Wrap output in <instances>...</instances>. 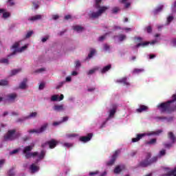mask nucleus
I'll return each mask as SVG.
<instances>
[{"label":"nucleus","instance_id":"f257e3e1","mask_svg":"<svg viewBox=\"0 0 176 176\" xmlns=\"http://www.w3.org/2000/svg\"><path fill=\"white\" fill-rule=\"evenodd\" d=\"M157 108L161 113H173L176 112V104H173V101H166L160 103L157 105Z\"/></svg>","mask_w":176,"mask_h":176},{"label":"nucleus","instance_id":"f03ea898","mask_svg":"<svg viewBox=\"0 0 176 176\" xmlns=\"http://www.w3.org/2000/svg\"><path fill=\"white\" fill-rule=\"evenodd\" d=\"M152 154L151 153H147L146 159L140 162L139 166L140 167H148V166H151L155 162H157V157H154L151 159Z\"/></svg>","mask_w":176,"mask_h":176},{"label":"nucleus","instance_id":"7ed1b4c3","mask_svg":"<svg viewBox=\"0 0 176 176\" xmlns=\"http://www.w3.org/2000/svg\"><path fill=\"white\" fill-rule=\"evenodd\" d=\"M21 136V133H16V129L9 130L6 134L4 135V141H14V140H17L19 137Z\"/></svg>","mask_w":176,"mask_h":176},{"label":"nucleus","instance_id":"20e7f679","mask_svg":"<svg viewBox=\"0 0 176 176\" xmlns=\"http://www.w3.org/2000/svg\"><path fill=\"white\" fill-rule=\"evenodd\" d=\"M47 126H49V124L47 123H45V124H43L40 129H31V130H29L28 132L30 134H32L34 133H36V134H41V133H43V131H45L46 129H47Z\"/></svg>","mask_w":176,"mask_h":176},{"label":"nucleus","instance_id":"39448f33","mask_svg":"<svg viewBox=\"0 0 176 176\" xmlns=\"http://www.w3.org/2000/svg\"><path fill=\"white\" fill-rule=\"evenodd\" d=\"M58 144V142L57 140L54 139H52L49 141H47L44 144H42L41 146L43 148H45L46 145H48L50 149H54V148L57 146Z\"/></svg>","mask_w":176,"mask_h":176},{"label":"nucleus","instance_id":"423d86ee","mask_svg":"<svg viewBox=\"0 0 176 176\" xmlns=\"http://www.w3.org/2000/svg\"><path fill=\"white\" fill-rule=\"evenodd\" d=\"M116 109H118V106L116 104L112 105V109L109 110V117L106 119V121L102 124V127H104V124L108 122L111 119V118H113L115 116V113H116Z\"/></svg>","mask_w":176,"mask_h":176},{"label":"nucleus","instance_id":"0eeeda50","mask_svg":"<svg viewBox=\"0 0 176 176\" xmlns=\"http://www.w3.org/2000/svg\"><path fill=\"white\" fill-rule=\"evenodd\" d=\"M119 153H120V151H116L111 156V160L106 163L107 166H113V164H115V162H116V159H118V156H119Z\"/></svg>","mask_w":176,"mask_h":176},{"label":"nucleus","instance_id":"6e6552de","mask_svg":"<svg viewBox=\"0 0 176 176\" xmlns=\"http://www.w3.org/2000/svg\"><path fill=\"white\" fill-rule=\"evenodd\" d=\"M92 138H93V133H89L87 134V136L80 137L79 140L81 142H89V141H90V140H91Z\"/></svg>","mask_w":176,"mask_h":176},{"label":"nucleus","instance_id":"1a4fd4ad","mask_svg":"<svg viewBox=\"0 0 176 176\" xmlns=\"http://www.w3.org/2000/svg\"><path fill=\"white\" fill-rule=\"evenodd\" d=\"M89 19H91L92 20H94L96 19H98V17H100L101 15L100 14V12H94V11H90L88 14Z\"/></svg>","mask_w":176,"mask_h":176},{"label":"nucleus","instance_id":"9d476101","mask_svg":"<svg viewBox=\"0 0 176 176\" xmlns=\"http://www.w3.org/2000/svg\"><path fill=\"white\" fill-rule=\"evenodd\" d=\"M124 168H126V166L124 164L118 165L114 168V174H120V173H122V171H123V170H124Z\"/></svg>","mask_w":176,"mask_h":176},{"label":"nucleus","instance_id":"9b49d317","mask_svg":"<svg viewBox=\"0 0 176 176\" xmlns=\"http://www.w3.org/2000/svg\"><path fill=\"white\" fill-rule=\"evenodd\" d=\"M25 49H27V45H24L18 50H14L11 54L8 56V58H10V56H14V54H16L17 52H19V53H21V52H24Z\"/></svg>","mask_w":176,"mask_h":176},{"label":"nucleus","instance_id":"f8f14e48","mask_svg":"<svg viewBox=\"0 0 176 176\" xmlns=\"http://www.w3.org/2000/svg\"><path fill=\"white\" fill-rule=\"evenodd\" d=\"M98 9V12H99V14L102 16L103 13H105V12H107V10L109 9V7L99 6Z\"/></svg>","mask_w":176,"mask_h":176},{"label":"nucleus","instance_id":"ddd939ff","mask_svg":"<svg viewBox=\"0 0 176 176\" xmlns=\"http://www.w3.org/2000/svg\"><path fill=\"white\" fill-rule=\"evenodd\" d=\"M30 170L32 174H34L37 171H39V166H36L35 164H32V165H30Z\"/></svg>","mask_w":176,"mask_h":176},{"label":"nucleus","instance_id":"4468645a","mask_svg":"<svg viewBox=\"0 0 176 176\" xmlns=\"http://www.w3.org/2000/svg\"><path fill=\"white\" fill-rule=\"evenodd\" d=\"M53 109L54 111L60 112L61 111H64V104H56L54 106Z\"/></svg>","mask_w":176,"mask_h":176},{"label":"nucleus","instance_id":"2eb2a0df","mask_svg":"<svg viewBox=\"0 0 176 176\" xmlns=\"http://www.w3.org/2000/svg\"><path fill=\"white\" fill-rule=\"evenodd\" d=\"M145 111H148V106H145L144 104L140 105V108L136 109V112L138 113H141Z\"/></svg>","mask_w":176,"mask_h":176},{"label":"nucleus","instance_id":"dca6fc26","mask_svg":"<svg viewBox=\"0 0 176 176\" xmlns=\"http://www.w3.org/2000/svg\"><path fill=\"white\" fill-rule=\"evenodd\" d=\"M42 19V15L41 14H37L33 16H31L30 18L28 19L29 21H38V20H41Z\"/></svg>","mask_w":176,"mask_h":176},{"label":"nucleus","instance_id":"f3484780","mask_svg":"<svg viewBox=\"0 0 176 176\" xmlns=\"http://www.w3.org/2000/svg\"><path fill=\"white\" fill-rule=\"evenodd\" d=\"M142 137H145V134H138L136 138H132V142H138V141H140Z\"/></svg>","mask_w":176,"mask_h":176},{"label":"nucleus","instance_id":"a211bd4d","mask_svg":"<svg viewBox=\"0 0 176 176\" xmlns=\"http://www.w3.org/2000/svg\"><path fill=\"white\" fill-rule=\"evenodd\" d=\"M17 98V94H10L7 96V98L8 101H14Z\"/></svg>","mask_w":176,"mask_h":176},{"label":"nucleus","instance_id":"6ab92c4d","mask_svg":"<svg viewBox=\"0 0 176 176\" xmlns=\"http://www.w3.org/2000/svg\"><path fill=\"white\" fill-rule=\"evenodd\" d=\"M168 138L170 140L172 144H175V135L173 132H168Z\"/></svg>","mask_w":176,"mask_h":176},{"label":"nucleus","instance_id":"aec40b11","mask_svg":"<svg viewBox=\"0 0 176 176\" xmlns=\"http://www.w3.org/2000/svg\"><path fill=\"white\" fill-rule=\"evenodd\" d=\"M28 80H27V78H24L23 82H21V84L19 85V89H25V87H27Z\"/></svg>","mask_w":176,"mask_h":176},{"label":"nucleus","instance_id":"412c9836","mask_svg":"<svg viewBox=\"0 0 176 176\" xmlns=\"http://www.w3.org/2000/svg\"><path fill=\"white\" fill-rule=\"evenodd\" d=\"M156 119L157 120H167L168 122H170L173 120V117L167 118V117H165V116H158V117H156Z\"/></svg>","mask_w":176,"mask_h":176},{"label":"nucleus","instance_id":"4be33fe9","mask_svg":"<svg viewBox=\"0 0 176 176\" xmlns=\"http://www.w3.org/2000/svg\"><path fill=\"white\" fill-rule=\"evenodd\" d=\"M111 68H112V66L111 65H108L104 67L101 70V74H105V72H108V71H109Z\"/></svg>","mask_w":176,"mask_h":176},{"label":"nucleus","instance_id":"5701e85b","mask_svg":"<svg viewBox=\"0 0 176 176\" xmlns=\"http://www.w3.org/2000/svg\"><path fill=\"white\" fill-rule=\"evenodd\" d=\"M32 148H34V146H27L24 148L23 149V153H30L32 151Z\"/></svg>","mask_w":176,"mask_h":176},{"label":"nucleus","instance_id":"b1692460","mask_svg":"<svg viewBox=\"0 0 176 176\" xmlns=\"http://www.w3.org/2000/svg\"><path fill=\"white\" fill-rule=\"evenodd\" d=\"M74 31H76L77 32H82L83 30H85V28L80 26V25H76L74 26Z\"/></svg>","mask_w":176,"mask_h":176},{"label":"nucleus","instance_id":"393cba45","mask_svg":"<svg viewBox=\"0 0 176 176\" xmlns=\"http://www.w3.org/2000/svg\"><path fill=\"white\" fill-rule=\"evenodd\" d=\"M151 43L149 41H146L144 43H139L136 45L135 47L138 48L140 46H142L143 47H145V46H148Z\"/></svg>","mask_w":176,"mask_h":176},{"label":"nucleus","instance_id":"a878e982","mask_svg":"<svg viewBox=\"0 0 176 176\" xmlns=\"http://www.w3.org/2000/svg\"><path fill=\"white\" fill-rule=\"evenodd\" d=\"M19 72H21V69H14L11 71L10 76H14V75H17Z\"/></svg>","mask_w":176,"mask_h":176},{"label":"nucleus","instance_id":"bb28decb","mask_svg":"<svg viewBox=\"0 0 176 176\" xmlns=\"http://www.w3.org/2000/svg\"><path fill=\"white\" fill-rule=\"evenodd\" d=\"M163 8H164V6H158L154 11H153V14H157V13L162 12V10H163Z\"/></svg>","mask_w":176,"mask_h":176},{"label":"nucleus","instance_id":"cd10ccee","mask_svg":"<svg viewBox=\"0 0 176 176\" xmlns=\"http://www.w3.org/2000/svg\"><path fill=\"white\" fill-rule=\"evenodd\" d=\"M98 69H99L98 67H96L94 69H90L87 74V75H93V74L96 72V71H98Z\"/></svg>","mask_w":176,"mask_h":176},{"label":"nucleus","instance_id":"c85d7f7f","mask_svg":"<svg viewBox=\"0 0 176 176\" xmlns=\"http://www.w3.org/2000/svg\"><path fill=\"white\" fill-rule=\"evenodd\" d=\"M172 175L176 176V167L174 168L173 170H170V171L168 173V174H167V176H172Z\"/></svg>","mask_w":176,"mask_h":176},{"label":"nucleus","instance_id":"c756f323","mask_svg":"<svg viewBox=\"0 0 176 176\" xmlns=\"http://www.w3.org/2000/svg\"><path fill=\"white\" fill-rule=\"evenodd\" d=\"M45 155H46V152L44 150H42L40 155H38V159L42 160V159L45 158Z\"/></svg>","mask_w":176,"mask_h":176},{"label":"nucleus","instance_id":"7c9ffc66","mask_svg":"<svg viewBox=\"0 0 176 176\" xmlns=\"http://www.w3.org/2000/svg\"><path fill=\"white\" fill-rule=\"evenodd\" d=\"M9 85V82L6 80H0V86H8Z\"/></svg>","mask_w":176,"mask_h":176},{"label":"nucleus","instance_id":"2f4dec72","mask_svg":"<svg viewBox=\"0 0 176 176\" xmlns=\"http://www.w3.org/2000/svg\"><path fill=\"white\" fill-rule=\"evenodd\" d=\"M8 176H14L16 175V173H14V169L11 168L9 170V171L7 173Z\"/></svg>","mask_w":176,"mask_h":176},{"label":"nucleus","instance_id":"473e14b6","mask_svg":"<svg viewBox=\"0 0 176 176\" xmlns=\"http://www.w3.org/2000/svg\"><path fill=\"white\" fill-rule=\"evenodd\" d=\"M94 54H96V50L92 49L90 51V53L88 54L87 58H91V57H93V56H94Z\"/></svg>","mask_w":176,"mask_h":176},{"label":"nucleus","instance_id":"72a5a7b5","mask_svg":"<svg viewBox=\"0 0 176 176\" xmlns=\"http://www.w3.org/2000/svg\"><path fill=\"white\" fill-rule=\"evenodd\" d=\"M153 144H156V139H151L150 141L146 142V145H153Z\"/></svg>","mask_w":176,"mask_h":176},{"label":"nucleus","instance_id":"f704fd0d","mask_svg":"<svg viewBox=\"0 0 176 176\" xmlns=\"http://www.w3.org/2000/svg\"><path fill=\"white\" fill-rule=\"evenodd\" d=\"M1 64H9V60L8 58H1L0 59Z\"/></svg>","mask_w":176,"mask_h":176},{"label":"nucleus","instance_id":"c9c22d12","mask_svg":"<svg viewBox=\"0 0 176 176\" xmlns=\"http://www.w3.org/2000/svg\"><path fill=\"white\" fill-rule=\"evenodd\" d=\"M2 14L3 19H8V17H10V14L6 11L2 12Z\"/></svg>","mask_w":176,"mask_h":176},{"label":"nucleus","instance_id":"e433bc0d","mask_svg":"<svg viewBox=\"0 0 176 176\" xmlns=\"http://www.w3.org/2000/svg\"><path fill=\"white\" fill-rule=\"evenodd\" d=\"M133 72V74H140L144 72V69H134Z\"/></svg>","mask_w":176,"mask_h":176},{"label":"nucleus","instance_id":"4c0bfd02","mask_svg":"<svg viewBox=\"0 0 176 176\" xmlns=\"http://www.w3.org/2000/svg\"><path fill=\"white\" fill-rule=\"evenodd\" d=\"M36 115H38V113L32 112L28 116V117L26 118V119H28L30 118H36Z\"/></svg>","mask_w":176,"mask_h":176},{"label":"nucleus","instance_id":"58836bf2","mask_svg":"<svg viewBox=\"0 0 176 176\" xmlns=\"http://www.w3.org/2000/svg\"><path fill=\"white\" fill-rule=\"evenodd\" d=\"M126 36L124 34H120L119 35V41L120 42H123V41H124V39H126Z\"/></svg>","mask_w":176,"mask_h":176},{"label":"nucleus","instance_id":"ea45409f","mask_svg":"<svg viewBox=\"0 0 176 176\" xmlns=\"http://www.w3.org/2000/svg\"><path fill=\"white\" fill-rule=\"evenodd\" d=\"M51 101H58V95H54L51 97Z\"/></svg>","mask_w":176,"mask_h":176},{"label":"nucleus","instance_id":"a19ab883","mask_svg":"<svg viewBox=\"0 0 176 176\" xmlns=\"http://www.w3.org/2000/svg\"><path fill=\"white\" fill-rule=\"evenodd\" d=\"M102 1V0H96V3H95L96 9H98V8H100V3H101Z\"/></svg>","mask_w":176,"mask_h":176},{"label":"nucleus","instance_id":"79ce46f5","mask_svg":"<svg viewBox=\"0 0 176 176\" xmlns=\"http://www.w3.org/2000/svg\"><path fill=\"white\" fill-rule=\"evenodd\" d=\"M63 146H65L66 148H71L72 146H74V144H72V143L65 142L63 144Z\"/></svg>","mask_w":176,"mask_h":176},{"label":"nucleus","instance_id":"37998d69","mask_svg":"<svg viewBox=\"0 0 176 176\" xmlns=\"http://www.w3.org/2000/svg\"><path fill=\"white\" fill-rule=\"evenodd\" d=\"M122 83H124V85H126V86H128L129 85H130V84L127 82V78H126V77L122 78Z\"/></svg>","mask_w":176,"mask_h":176},{"label":"nucleus","instance_id":"c03bdc74","mask_svg":"<svg viewBox=\"0 0 176 176\" xmlns=\"http://www.w3.org/2000/svg\"><path fill=\"white\" fill-rule=\"evenodd\" d=\"M119 10H120V8H119L118 7H115L112 10V13H114L115 14H116V13H118Z\"/></svg>","mask_w":176,"mask_h":176},{"label":"nucleus","instance_id":"a18cd8bd","mask_svg":"<svg viewBox=\"0 0 176 176\" xmlns=\"http://www.w3.org/2000/svg\"><path fill=\"white\" fill-rule=\"evenodd\" d=\"M20 46V43H15L13 45H12V49H15V50H17V49H19V47Z\"/></svg>","mask_w":176,"mask_h":176},{"label":"nucleus","instance_id":"49530a36","mask_svg":"<svg viewBox=\"0 0 176 176\" xmlns=\"http://www.w3.org/2000/svg\"><path fill=\"white\" fill-rule=\"evenodd\" d=\"M25 155V159H30V157H32V153H23Z\"/></svg>","mask_w":176,"mask_h":176},{"label":"nucleus","instance_id":"de8ad7c7","mask_svg":"<svg viewBox=\"0 0 176 176\" xmlns=\"http://www.w3.org/2000/svg\"><path fill=\"white\" fill-rule=\"evenodd\" d=\"M34 34L33 31H30L27 33L25 37L26 38H31V36H32V34Z\"/></svg>","mask_w":176,"mask_h":176},{"label":"nucleus","instance_id":"09e8293b","mask_svg":"<svg viewBox=\"0 0 176 176\" xmlns=\"http://www.w3.org/2000/svg\"><path fill=\"white\" fill-rule=\"evenodd\" d=\"M107 34H105V35H104V36H100L99 37V38H98V41H100V42H102V41H104V39H105V38H107Z\"/></svg>","mask_w":176,"mask_h":176},{"label":"nucleus","instance_id":"8fccbe9b","mask_svg":"<svg viewBox=\"0 0 176 176\" xmlns=\"http://www.w3.org/2000/svg\"><path fill=\"white\" fill-rule=\"evenodd\" d=\"M66 137H67V138H75V137H76V134H75V133L67 134V135H66Z\"/></svg>","mask_w":176,"mask_h":176},{"label":"nucleus","instance_id":"3c124183","mask_svg":"<svg viewBox=\"0 0 176 176\" xmlns=\"http://www.w3.org/2000/svg\"><path fill=\"white\" fill-rule=\"evenodd\" d=\"M99 173H100V172L98 170H96L95 172H90L89 176L97 175V174H99Z\"/></svg>","mask_w":176,"mask_h":176},{"label":"nucleus","instance_id":"603ef678","mask_svg":"<svg viewBox=\"0 0 176 176\" xmlns=\"http://www.w3.org/2000/svg\"><path fill=\"white\" fill-rule=\"evenodd\" d=\"M164 146H165V148H167L168 149H170V148H171V146H173V144L169 143V144H164Z\"/></svg>","mask_w":176,"mask_h":176},{"label":"nucleus","instance_id":"864d4df0","mask_svg":"<svg viewBox=\"0 0 176 176\" xmlns=\"http://www.w3.org/2000/svg\"><path fill=\"white\" fill-rule=\"evenodd\" d=\"M19 149L16 148L10 152V155H15V153H18Z\"/></svg>","mask_w":176,"mask_h":176},{"label":"nucleus","instance_id":"5fc2aeb1","mask_svg":"<svg viewBox=\"0 0 176 176\" xmlns=\"http://www.w3.org/2000/svg\"><path fill=\"white\" fill-rule=\"evenodd\" d=\"M7 3H9L10 6H14V1L13 0H8Z\"/></svg>","mask_w":176,"mask_h":176},{"label":"nucleus","instance_id":"6e6d98bb","mask_svg":"<svg viewBox=\"0 0 176 176\" xmlns=\"http://www.w3.org/2000/svg\"><path fill=\"white\" fill-rule=\"evenodd\" d=\"M173 20H174V16H169L167 18L168 23H171L173 21Z\"/></svg>","mask_w":176,"mask_h":176},{"label":"nucleus","instance_id":"4d7b16f0","mask_svg":"<svg viewBox=\"0 0 176 176\" xmlns=\"http://www.w3.org/2000/svg\"><path fill=\"white\" fill-rule=\"evenodd\" d=\"M39 90H43L45 89V83L41 82L38 87Z\"/></svg>","mask_w":176,"mask_h":176},{"label":"nucleus","instance_id":"13d9d810","mask_svg":"<svg viewBox=\"0 0 176 176\" xmlns=\"http://www.w3.org/2000/svg\"><path fill=\"white\" fill-rule=\"evenodd\" d=\"M163 131L162 130H158L157 131H154L152 133V134L155 135H159V134H160V133H162Z\"/></svg>","mask_w":176,"mask_h":176},{"label":"nucleus","instance_id":"bf43d9fd","mask_svg":"<svg viewBox=\"0 0 176 176\" xmlns=\"http://www.w3.org/2000/svg\"><path fill=\"white\" fill-rule=\"evenodd\" d=\"M28 140H30V136H25L22 138V140L23 141V142H26V141H28Z\"/></svg>","mask_w":176,"mask_h":176},{"label":"nucleus","instance_id":"052dcab7","mask_svg":"<svg viewBox=\"0 0 176 176\" xmlns=\"http://www.w3.org/2000/svg\"><path fill=\"white\" fill-rule=\"evenodd\" d=\"M146 32H147L148 34H151V32H152V27L148 26V27L146 28Z\"/></svg>","mask_w":176,"mask_h":176},{"label":"nucleus","instance_id":"680f3d73","mask_svg":"<svg viewBox=\"0 0 176 176\" xmlns=\"http://www.w3.org/2000/svg\"><path fill=\"white\" fill-rule=\"evenodd\" d=\"M76 64V68H79V67H80V61L77 60L75 62Z\"/></svg>","mask_w":176,"mask_h":176},{"label":"nucleus","instance_id":"e2e57ef3","mask_svg":"<svg viewBox=\"0 0 176 176\" xmlns=\"http://www.w3.org/2000/svg\"><path fill=\"white\" fill-rule=\"evenodd\" d=\"M173 100H168V101H172V104H174V102L176 101V94H174L172 96Z\"/></svg>","mask_w":176,"mask_h":176},{"label":"nucleus","instance_id":"0e129e2a","mask_svg":"<svg viewBox=\"0 0 176 176\" xmlns=\"http://www.w3.org/2000/svg\"><path fill=\"white\" fill-rule=\"evenodd\" d=\"M160 156H164V155H166V150H162L160 152Z\"/></svg>","mask_w":176,"mask_h":176},{"label":"nucleus","instance_id":"69168bd1","mask_svg":"<svg viewBox=\"0 0 176 176\" xmlns=\"http://www.w3.org/2000/svg\"><path fill=\"white\" fill-rule=\"evenodd\" d=\"M104 50H109V45H108V44H104Z\"/></svg>","mask_w":176,"mask_h":176},{"label":"nucleus","instance_id":"338daca9","mask_svg":"<svg viewBox=\"0 0 176 176\" xmlns=\"http://www.w3.org/2000/svg\"><path fill=\"white\" fill-rule=\"evenodd\" d=\"M35 156H38V152L37 151L32 153V157H35Z\"/></svg>","mask_w":176,"mask_h":176},{"label":"nucleus","instance_id":"774afa93","mask_svg":"<svg viewBox=\"0 0 176 176\" xmlns=\"http://www.w3.org/2000/svg\"><path fill=\"white\" fill-rule=\"evenodd\" d=\"M58 18H59V16L57 14L52 16L53 20H57Z\"/></svg>","mask_w":176,"mask_h":176}]
</instances>
